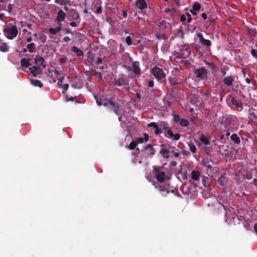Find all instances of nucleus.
Instances as JSON below:
<instances>
[{
	"mask_svg": "<svg viewBox=\"0 0 257 257\" xmlns=\"http://www.w3.org/2000/svg\"><path fill=\"white\" fill-rule=\"evenodd\" d=\"M102 12V7L101 6L98 7L96 9V14H100Z\"/></svg>",
	"mask_w": 257,
	"mask_h": 257,
	"instance_id": "57",
	"label": "nucleus"
},
{
	"mask_svg": "<svg viewBox=\"0 0 257 257\" xmlns=\"http://www.w3.org/2000/svg\"><path fill=\"white\" fill-rule=\"evenodd\" d=\"M252 174L251 173H246L244 176V178H245V179H248V180H250L251 179H252Z\"/></svg>",
	"mask_w": 257,
	"mask_h": 257,
	"instance_id": "48",
	"label": "nucleus"
},
{
	"mask_svg": "<svg viewBox=\"0 0 257 257\" xmlns=\"http://www.w3.org/2000/svg\"><path fill=\"white\" fill-rule=\"evenodd\" d=\"M172 115L173 116V119H174V122H176V123H179L180 120H181V118H180V116L179 115H178V114H176L174 113H172Z\"/></svg>",
	"mask_w": 257,
	"mask_h": 257,
	"instance_id": "38",
	"label": "nucleus"
},
{
	"mask_svg": "<svg viewBox=\"0 0 257 257\" xmlns=\"http://www.w3.org/2000/svg\"><path fill=\"white\" fill-rule=\"evenodd\" d=\"M135 142L137 143V144H142L144 142V139L142 137L137 138L136 139Z\"/></svg>",
	"mask_w": 257,
	"mask_h": 257,
	"instance_id": "41",
	"label": "nucleus"
},
{
	"mask_svg": "<svg viewBox=\"0 0 257 257\" xmlns=\"http://www.w3.org/2000/svg\"><path fill=\"white\" fill-rule=\"evenodd\" d=\"M179 123L182 127H187L189 124V121L185 118H181Z\"/></svg>",
	"mask_w": 257,
	"mask_h": 257,
	"instance_id": "33",
	"label": "nucleus"
},
{
	"mask_svg": "<svg viewBox=\"0 0 257 257\" xmlns=\"http://www.w3.org/2000/svg\"><path fill=\"white\" fill-rule=\"evenodd\" d=\"M153 173L155 176L157 180L160 183H163L165 181L169 180L168 176L166 175L164 171H163L162 169L156 166L153 167Z\"/></svg>",
	"mask_w": 257,
	"mask_h": 257,
	"instance_id": "2",
	"label": "nucleus"
},
{
	"mask_svg": "<svg viewBox=\"0 0 257 257\" xmlns=\"http://www.w3.org/2000/svg\"><path fill=\"white\" fill-rule=\"evenodd\" d=\"M249 119L250 121L252 122L253 123H255L256 125H257V112H254L253 111L251 110V109H249V113H248V116Z\"/></svg>",
	"mask_w": 257,
	"mask_h": 257,
	"instance_id": "15",
	"label": "nucleus"
},
{
	"mask_svg": "<svg viewBox=\"0 0 257 257\" xmlns=\"http://www.w3.org/2000/svg\"><path fill=\"white\" fill-rule=\"evenodd\" d=\"M95 63L97 65H99L100 64H102V59L101 58H98L97 59V60H96Z\"/></svg>",
	"mask_w": 257,
	"mask_h": 257,
	"instance_id": "53",
	"label": "nucleus"
},
{
	"mask_svg": "<svg viewBox=\"0 0 257 257\" xmlns=\"http://www.w3.org/2000/svg\"><path fill=\"white\" fill-rule=\"evenodd\" d=\"M167 134L169 135L168 137H169V138L173 137L174 140L175 141H178L180 138V134H176L175 135H174L172 132V129L170 128H168V130H167Z\"/></svg>",
	"mask_w": 257,
	"mask_h": 257,
	"instance_id": "20",
	"label": "nucleus"
},
{
	"mask_svg": "<svg viewBox=\"0 0 257 257\" xmlns=\"http://www.w3.org/2000/svg\"><path fill=\"white\" fill-rule=\"evenodd\" d=\"M153 184L155 186V188L159 191L162 196L166 197L168 194L169 193L170 190L169 185H161L156 182H154Z\"/></svg>",
	"mask_w": 257,
	"mask_h": 257,
	"instance_id": "6",
	"label": "nucleus"
},
{
	"mask_svg": "<svg viewBox=\"0 0 257 257\" xmlns=\"http://www.w3.org/2000/svg\"><path fill=\"white\" fill-rule=\"evenodd\" d=\"M249 33L254 37L257 34L255 30L252 29H249Z\"/></svg>",
	"mask_w": 257,
	"mask_h": 257,
	"instance_id": "43",
	"label": "nucleus"
},
{
	"mask_svg": "<svg viewBox=\"0 0 257 257\" xmlns=\"http://www.w3.org/2000/svg\"><path fill=\"white\" fill-rule=\"evenodd\" d=\"M148 127H153L154 128H156L158 125L154 122H152L148 124Z\"/></svg>",
	"mask_w": 257,
	"mask_h": 257,
	"instance_id": "46",
	"label": "nucleus"
},
{
	"mask_svg": "<svg viewBox=\"0 0 257 257\" xmlns=\"http://www.w3.org/2000/svg\"><path fill=\"white\" fill-rule=\"evenodd\" d=\"M59 25V26L55 28H50L48 30L49 32L53 35H56L57 33L59 32L62 29L61 24Z\"/></svg>",
	"mask_w": 257,
	"mask_h": 257,
	"instance_id": "25",
	"label": "nucleus"
},
{
	"mask_svg": "<svg viewBox=\"0 0 257 257\" xmlns=\"http://www.w3.org/2000/svg\"><path fill=\"white\" fill-rule=\"evenodd\" d=\"M250 53L252 56L257 58V50L252 49L250 51Z\"/></svg>",
	"mask_w": 257,
	"mask_h": 257,
	"instance_id": "44",
	"label": "nucleus"
},
{
	"mask_svg": "<svg viewBox=\"0 0 257 257\" xmlns=\"http://www.w3.org/2000/svg\"><path fill=\"white\" fill-rule=\"evenodd\" d=\"M70 0H62V6L66 5L70 3Z\"/></svg>",
	"mask_w": 257,
	"mask_h": 257,
	"instance_id": "54",
	"label": "nucleus"
},
{
	"mask_svg": "<svg viewBox=\"0 0 257 257\" xmlns=\"http://www.w3.org/2000/svg\"><path fill=\"white\" fill-rule=\"evenodd\" d=\"M63 79H64V76H62V77H60L58 78V85H61L62 84Z\"/></svg>",
	"mask_w": 257,
	"mask_h": 257,
	"instance_id": "50",
	"label": "nucleus"
},
{
	"mask_svg": "<svg viewBox=\"0 0 257 257\" xmlns=\"http://www.w3.org/2000/svg\"><path fill=\"white\" fill-rule=\"evenodd\" d=\"M31 84L36 87L41 88L43 86V83L39 80L33 79L31 80Z\"/></svg>",
	"mask_w": 257,
	"mask_h": 257,
	"instance_id": "29",
	"label": "nucleus"
},
{
	"mask_svg": "<svg viewBox=\"0 0 257 257\" xmlns=\"http://www.w3.org/2000/svg\"><path fill=\"white\" fill-rule=\"evenodd\" d=\"M114 84L118 87L122 86L126 90H130L131 86L129 84V80L123 74H119L117 77L114 79Z\"/></svg>",
	"mask_w": 257,
	"mask_h": 257,
	"instance_id": "1",
	"label": "nucleus"
},
{
	"mask_svg": "<svg viewBox=\"0 0 257 257\" xmlns=\"http://www.w3.org/2000/svg\"><path fill=\"white\" fill-rule=\"evenodd\" d=\"M161 150L160 154L165 159H168L169 157V154L171 152L169 149L167 148L165 144H161L160 146Z\"/></svg>",
	"mask_w": 257,
	"mask_h": 257,
	"instance_id": "11",
	"label": "nucleus"
},
{
	"mask_svg": "<svg viewBox=\"0 0 257 257\" xmlns=\"http://www.w3.org/2000/svg\"><path fill=\"white\" fill-rule=\"evenodd\" d=\"M150 72L154 77L160 82H162V80L166 77L165 73L159 67H154Z\"/></svg>",
	"mask_w": 257,
	"mask_h": 257,
	"instance_id": "5",
	"label": "nucleus"
},
{
	"mask_svg": "<svg viewBox=\"0 0 257 257\" xmlns=\"http://www.w3.org/2000/svg\"><path fill=\"white\" fill-rule=\"evenodd\" d=\"M231 103L233 105H235L237 108L242 109L243 105L241 101L237 100L235 97L232 96L231 99Z\"/></svg>",
	"mask_w": 257,
	"mask_h": 257,
	"instance_id": "17",
	"label": "nucleus"
},
{
	"mask_svg": "<svg viewBox=\"0 0 257 257\" xmlns=\"http://www.w3.org/2000/svg\"><path fill=\"white\" fill-rule=\"evenodd\" d=\"M10 47L6 44H3L0 46V51L2 52H8L9 50Z\"/></svg>",
	"mask_w": 257,
	"mask_h": 257,
	"instance_id": "35",
	"label": "nucleus"
},
{
	"mask_svg": "<svg viewBox=\"0 0 257 257\" xmlns=\"http://www.w3.org/2000/svg\"><path fill=\"white\" fill-rule=\"evenodd\" d=\"M31 73L34 77L42 73V70L39 66H34L29 68Z\"/></svg>",
	"mask_w": 257,
	"mask_h": 257,
	"instance_id": "14",
	"label": "nucleus"
},
{
	"mask_svg": "<svg viewBox=\"0 0 257 257\" xmlns=\"http://www.w3.org/2000/svg\"><path fill=\"white\" fill-rule=\"evenodd\" d=\"M71 50L73 52L76 54L77 56H82L84 55L83 52L76 46H72Z\"/></svg>",
	"mask_w": 257,
	"mask_h": 257,
	"instance_id": "24",
	"label": "nucleus"
},
{
	"mask_svg": "<svg viewBox=\"0 0 257 257\" xmlns=\"http://www.w3.org/2000/svg\"><path fill=\"white\" fill-rule=\"evenodd\" d=\"M65 18L66 14L62 10H59L56 17L57 23L61 24L62 22L65 20Z\"/></svg>",
	"mask_w": 257,
	"mask_h": 257,
	"instance_id": "13",
	"label": "nucleus"
},
{
	"mask_svg": "<svg viewBox=\"0 0 257 257\" xmlns=\"http://www.w3.org/2000/svg\"><path fill=\"white\" fill-rule=\"evenodd\" d=\"M197 37L199 38L200 43L206 48H209L211 45V42L209 40L205 39L202 33H197Z\"/></svg>",
	"mask_w": 257,
	"mask_h": 257,
	"instance_id": "9",
	"label": "nucleus"
},
{
	"mask_svg": "<svg viewBox=\"0 0 257 257\" xmlns=\"http://www.w3.org/2000/svg\"><path fill=\"white\" fill-rule=\"evenodd\" d=\"M80 18L79 13L74 9H71L69 11L67 19L70 21L71 20H77Z\"/></svg>",
	"mask_w": 257,
	"mask_h": 257,
	"instance_id": "10",
	"label": "nucleus"
},
{
	"mask_svg": "<svg viewBox=\"0 0 257 257\" xmlns=\"http://www.w3.org/2000/svg\"><path fill=\"white\" fill-rule=\"evenodd\" d=\"M125 42L127 45L130 46L132 45V39L130 36H127L125 39Z\"/></svg>",
	"mask_w": 257,
	"mask_h": 257,
	"instance_id": "42",
	"label": "nucleus"
},
{
	"mask_svg": "<svg viewBox=\"0 0 257 257\" xmlns=\"http://www.w3.org/2000/svg\"><path fill=\"white\" fill-rule=\"evenodd\" d=\"M136 7L140 10H143L147 7V4L145 0H137L136 2Z\"/></svg>",
	"mask_w": 257,
	"mask_h": 257,
	"instance_id": "16",
	"label": "nucleus"
},
{
	"mask_svg": "<svg viewBox=\"0 0 257 257\" xmlns=\"http://www.w3.org/2000/svg\"><path fill=\"white\" fill-rule=\"evenodd\" d=\"M30 60V59H26V58L22 59L20 62L21 65L22 67L28 68L31 65L30 64V62H29Z\"/></svg>",
	"mask_w": 257,
	"mask_h": 257,
	"instance_id": "30",
	"label": "nucleus"
},
{
	"mask_svg": "<svg viewBox=\"0 0 257 257\" xmlns=\"http://www.w3.org/2000/svg\"><path fill=\"white\" fill-rule=\"evenodd\" d=\"M201 16L203 20H206L207 18V15L204 13L201 14Z\"/></svg>",
	"mask_w": 257,
	"mask_h": 257,
	"instance_id": "63",
	"label": "nucleus"
},
{
	"mask_svg": "<svg viewBox=\"0 0 257 257\" xmlns=\"http://www.w3.org/2000/svg\"><path fill=\"white\" fill-rule=\"evenodd\" d=\"M122 16L123 18H126L127 16V13L126 10H123L122 11Z\"/></svg>",
	"mask_w": 257,
	"mask_h": 257,
	"instance_id": "58",
	"label": "nucleus"
},
{
	"mask_svg": "<svg viewBox=\"0 0 257 257\" xmlns=\"http://www.w3.org/2000/svg\"><path fill=\"white\" fill-rule=\"evenodd\" d=\"M159 126H160V128L161 131H163V133H164V131L168 130L169 128V123L167 121H160Z\"/></svg>",
	"mask_w": 257,
	"mask_h": 257,
	"instance_id": "23",
	"label": "nucleus"
},
{
	"mask_svg": "<svg viewBox=\"0 0 257 257\" xmlns=\"http://www.w3.org/2000/svg\"><path fill=\"white\" fill-rule=\"evenodd\" d=\"M233 81L234 77H232V76L225 77L223 79V82L224 84L227 86H231L232 84Z\"/></svg>",
	"mask_w": 257,
	"mask_h": 257,
	"instance_id": "18",
	"label": "nucleus"
},
{
	"mask_svg": "<svg viewBox=\"0 0 257 257\" xmlns=\"http://www.w3.org/2000/svg\"><path fill=\"white\" fill-rule=\"evenodd\" d=\"M28 52L30 53H34L36 51V44L34 43H30L27 46Z\"/></svg>",
	"mask_w": 257,
	"mask_h": 257,
	"instance_id": "28",
	"label": "nucleus"
},
{
	"mask_svg": "<svg viewBox=\"0 0 257 257\" xmlns=\"http://www.w3.org/2000/svg\"><path fill=\"white\" fill-rule=\"evenodd\" d=\"M139 61H136L132 63L130 70L137 76L141 75V69Z\"/></svg>",
	"mask_w": 257,
	"mask_h": 257,
	"instance_id": "8",
	"label": "nucleus"
},
{
	"mask_svg": "<svg viewBox=\"0 0 257 257\" xmlns=\"http://www.w3.org/2000/svg\"><path fill=\"white\" fill-rule=\"evenodd\" d=\"M75 98H76L75 97H69L68 96H66V101H73Z\"/></svg>",
	"mask_w": 257,
	"mask_h": 257,
	"instance_id": "62",
	"label": "nucleus"
},
{
	"mask_svg": "<svg viewBox=\"0 0 257 257\" xmlns=\"http://www.w3.org/2000/svg\"><path fill=\"white\" fill-rule=\"evenodd\" d=\"M200 176L199 172L193 170L191 172V179L193 180H199Z\"/></svg>",
	"mask_w": 257,
	"mask_h": 257,
	"instance_id": "27",
	"label": "nucleus"
},
{
	"mask_svg": "<svg viewBox=\"0 0 257 257\" xmlns=\"http://www.w3.org/2000/svg\"><path fill=\"white\" fill-rule=\"evenodd\" d=\"M231 140L233 142L235 146L239 145L240 144L239 137L235 134H232L230 137Z\"/></svg>",
	"mask_w": 257,
	"mask_h": 257,
	"instance_id": "22",
	"label": "nucleus"
},
{
	"mask_svg": "<svg viewBox=\"0 0 257 257\" xmlns=\"http://www.w3.org/2000/svg\"><path fill=\"white\" fill-rule=\"evenodd\" d=\"M182 154L184 156H189L190 155V152L186 150H183L182 152Z\"/></svg>",
	"mask_w": 257,
	"mask_h": 257,
	"instance_id": "55",
	"label": "nucleus"
},
{
	"mask_svg": "<svg viewBox=\"0 0 257 257\" xmlns=\"http://www.w3.org/2000/svg\"><path fill=\"white\" fill-rule=\"evenodd\" d=\"M143 151L149 156H152L155 154V150L153 146L150 144H148L145 146Z\"/></svg>",
	"mask_w": 257,
	"mask_h": 257,
	"instance_id": "12",
	"label": "nucleus"
},
{
	"mask_svg": "<svg viewBox=\"0 0 257 257\" xmlns=\"http://www.w3.org/2000/svg\"><path fill=\"white\" fill-rule=\"evenodd\" d=\"M155 134L156 135H158L161 133H163V131L161 130L160 128H159V126L155 128Z\"/></svg>",
	"mask_w": 257,
	"mask_h": 257,
	"instance_id": "47",
	"label": "nucleus"
},
{
	"mask_svg": "<svg viewBox=\"0 0 257 257\" xmlns=\"http://www.w3.org/2000/svg\"><path fill=\"white\" fill-rule=\"evenodd\" d=\"M13 5L10 4L8 5L7 11L8 12H9V13H11L13 11Z\"/></svg>",
	"mask_w": 257,
	"mask_h": 257,
	"instance_id": "49",
	"label": "nucleus"
},
{
	"mask_svg": "<svg viewBox=\"0 0 257 257\" xmlns=\"http://www.w3.org/2000/svg\"><path fill=\"white\" fill-rule=\"evenodd\" d=\"M68 60V58L66 56H64L63 57H61L59 59V62L61 63H64L66 62V61Z\"/></svg>",
	"mask_w": 257,
	"mask_h": 257,
	"instance_id": "45",
	"label": "nucleus"
},
{
	"mask_svg": "<svg viewBox=\"0 0 257 257\" xmlns=\"http://www.w3.org/2000/svg\"><path fill=\"white\" fill-rule=\"evenodd\" d=\"M137 145V143L135 141H132L128 146V149L130 150H134L136 148Z\"/></svg>",
	"mask_w": 257,
	"mask_h": 257,
	"instance_id": "39",
	"label": "nucleus"
},
{
	"mask_svg": "<svg viewBox=\"0 0 257 257\" xmlns=\"http://www.w3.org/2000/svg\"><path fill=\"white\" fill-rule=\"evenodd\" d=\"M217 182L220 186H223L226 183V178L223 175H221L217 180Z\"/></svg>",
	"mask_w": 257,
	"mask_h": 257,
	"instance_id": "32",
	"label": "nucleus"
},
{
	"mask_svg": "<svg viewBox=\"0 0 257 257\" xmlns=\"http://www.w3.org/2000/svg\"><path fill=\"white\" fill-rule=\"evenodd\" d=\"M200 141L203 145L205 146H208L210 144L209 140L204 135H202L201 136V137H200Z\"/></svg>",
	"mask_w": 257,
	"mask_h": 257,
	"instance_id": "31",
	"label": "nucleus"
},
{
	"mask_svg": "<svg viewBox=\"0 0 257 257\" xmlns=\"http://www.w3.org/2000/svg\"><path fill=\"white\" fill-rule=\"evenodd\" d=\"M186 17H187V22L188 23H190L192 20V18H191V15L189 13H187Z\"/></svg>",
	"mask_w": 257,
	"mask_h": 257,
	"instance_id": "51",
	"label": "nucleus"
},
{
	"mask_svg": "<svg viewBox=\"0 0 257 257\" xmlns=\"http://www.w3.org/2000/svg\"><path fill=\"white\" fill-rule=\"evenodd\" d=\"M188 146L190 150L191 151L192 153H195L196 152L197 148L193 144L189 143L188 144Z\"/></svg>",
	"mask_w": 257,
	"mask_h": 257,
	"instance_id": "37",
	"label": "nucleus"
},
{
	"mask_svg": "<svg viewBox=\"0 0 257 257\" xmlns=\"http://www.w3.org/2000/svg\"><path fill=\"white\" fill-rule=\"evenodd\" d=\"M250 184H253L256 187H257V179H254L253 180V182H251Z\"/></svg>",
	"mask_w": 257,
	"mask_h": 257,
	"instance_id": "64",
	"label": "nucleus"
},
{
	"mask_svg": "<svg viewBox=\"0 0 257 257\" xmlns=\"http://www.w3.org/2000/svg\"><path fill=\"white\" fill-rule=\"evenodd\" d=\"M194 73L197 78L201 79H206L207 78V72L206 69L204 67L195 69Z\"/></svg>",
	"mask_w": 257,
	"mask_h": 257,
	"instance_id": "7",
	"label": "nucleus"
},
{
	"mask_svg": "<svg viewBox=\"0 0 257 257\" xmlns=\"http://www.w3.org/2000/svg\"><path fill=\"white\" fill-rule=\"evenodd\" d=\"M95 98H96V103L98 105L103 106L104 103L106 101V99L98 98L96 96H95Z\"/></svg>",
	"mask_w": 257,
	"mask_h": 257,
	"instance_id": "36",
	"label": "nucleus"
},
{
	"mask_svg": "<svg viewBox=\"0 0 257 257\" xmlns=\"http://www.w3.org/2000/svg\"><path fill=\"white\" fill-rule=\"evenodd\" d=\"M169 81L171 85L175 86L178 85L179 84H181L183 83V80L181 79H176L173 77L169 78Z\"/></svg>",
	"mask_w": 257,
	"mask_h": 257,
	"instance_id": "19",
	"label": "nucleus"
},
{
	"mask_svg": "<svg viewBox=\"0 0 257 257\" xmlns=\"http://www.w3.org/2000/svg\"><path fill=\"white\" fill-rule=\"evenodd\" d=\"M4 35L7 38L12 40L17 36L18 30L16 25H13L12 24H10L4 29Z\"/></svg>",
	"mask_w": 257,
	"mask_h": 257,
	"instance_id": "4",
	"label": "nucleus"
},
{
	"mask_svg": "<svg viewBox=\"0 0 257 257\" xmlns=\"http://www.w3.org/2000/svg\"><path fill=\"white\" fill-rule=\"evenodd\" d=\"M186 20V16H185L184 15H182L180 17V21L182 22H185V21Z\"/></svg>",
	"mask_w": 257,
	"mask_h": 257,
	"instance_id": "56",
	"label": "nucleus"
},
{
	"mask_svg": "<svg viewBox=\"0 0 257 257\" xmlns=\"http://www.w3.org/2000/svg\"><path fill=\"white\" fill-rule=\"evenodd\" d=\"M144 141L147 142L149 140V135L147 134H144Z\"/></svg>",
	"mask_w": 257,
	"mask_h": 257,
	"instance_id": "59",
	"label": "nucleus"
},
{
	"mask_svg": "<svg viewBox=\"0 0 257 257\" xmlns=\"http://www.w3.org/2000/svg\"><path fill=\"white\" fill-rule=\"evenodd\" d=\"M146 83L149 87H153L154 85V81L151 79H147L146 80Z\"/></svg>",
	"mask_w": 257,
	"mask_h": 257,
	"instance_id": "40",
	"label": "nucleus"
},
{
	"mask_svg": "<svg viewBox=\"0 0 257 257\" xmlns=\"http://www.w3.org/2000/svg\"><path fill=\"white\" fill-rule=\"evenodd\" d=\"M44 61H45L44 59L42 57H41L39 55H37L35 58V64L37 66H40V65H42L44 63Z\"/></svg>",
	"mask_w": 257,
	"mask_h": 257,
	"instance_id": "26",
	"label": "nucleus"
},
{
	"mask_svg": "<svg viewBox=\"0 0 257 257\" xmlns=\"http://www.w3.org/2000/svg\"><path fill=\"white\" fill-rule=\"evenodd\" d=\"M201 9V5L198 2H195L192 6V9L190 10L194 11H198Z\"/></svg>",
	"mask_w": 257,
	"mask_h": 257,
	"instance_id": "34",
	"label": "nucleus"
},
{
	"mask_svg": "<svg viewBox=\"0 0 257 257\" xmlns=\"http://www.w3.org/2000/svg\"><path fill=\"white\" fill-rule=\"evenodd\" d=\"M103 106L111 111L114 112L116 115L120 114V105L118 103L114 102L112 99L106 98V102H104Z\"/></svg>",
	"mask_w": 257,
	"mask_h": 257,
	"instance_id": "3",
	"label": "nucleus"
},
{
	"mask_svg": "<svg viewBox=\"0 0 257 257\" xmlns=\"http://www.w3.org/2000/svg\"><path fill=\"white\" fill-rule=\"evenodd\" d=\"M158 22L160 27L165 29L171 28V24L164 20L160 19L158 20Z\"/></svg>",
	"mask_w": 257,
	"mask_h": 257,
	"instance_id": "21",
	"label": "nucleus"
},
{
	"mask_svg": "<svg viewBox=\"0 0 257 257\" xmlns=\"http://www.w3.org/2000/svg\"><path fill=\"white\" fill-rule=\"evenodd\" d=\"M70 40V39L68 36H65L63 39V41L65 42H68Z\"/></svg>",
	"mask_w": 257,
	"mask_h": 257,
	"instance_id": "60",
	"label": "nucleus"
},
{
	"mask_svg": "<svg viewBox=\"0 0 257 257\" xmlns=\"http://www.w3.org/2000/svg\"><path fill=\"white\" fill-rule=\"evenodd\" d=\"M69 87V84H65L63 87V93H64L65 91L67 90Z\"/></svg>",
	"mask_w": 257,
	"mask_h": 257,
	"instance_id": "52",
	"label": "nucleus"
},
{
	"mask_svg": "<svg viewBox=\"0 0 257 257\" xmlns=\"http://www.w3.org/2000/svg\"><path fill=\"white\" fill-rule=\"evenodd\" d=\"M27 27L30 30H33V29L34 28V26L32 24H29V23L27 24Z\"/></svg>",
	"mask_w": 257,
	"mask_h": 257,
	"instance_id": "61",
	"label": "nucleus"
}]
</instances>
